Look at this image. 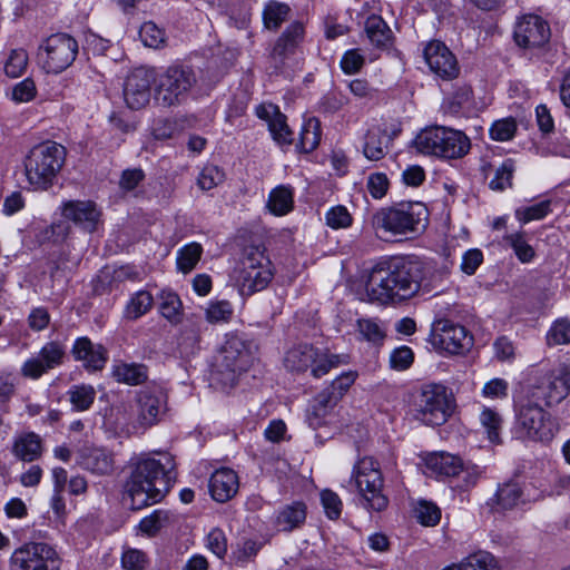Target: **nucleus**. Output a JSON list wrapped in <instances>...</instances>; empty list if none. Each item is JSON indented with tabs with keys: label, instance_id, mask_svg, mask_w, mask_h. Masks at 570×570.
Listing matches in <instances>:
<instances>
[{
	"label": "nucleus",
	"instance_id": "obj_1",
	"mask_svg": "<svg viewBox=\"0 0 570 570\" xmlns=\"http://www.w3.org/2000/svg\"><path fill=\"white\" fill-rule=\"evenodd\" d=\"M422 265L403 257L381 259L366 271L365 292L372 303L399 304L421 288Z\"/></svg>",
	"mask_w": 570,
	"mask_h": 570
},
{
	"label": "nucleus",
	"instance_id": "obj_2",
	"mask_svg": "<svg viewBox=\"0 0 570 570\" xmlns=\"http://www.w3.org/2000/svg\"><path fill=\"white\" fill-rule=\"evenodd\" d=\"M174 468V459L168 453L159 454L158 459L148 454L131 459L130 473L125 483L130 508L141 510L161 501L170 489Z\"/></svg>",
	"mask_w": 570,
	"mask_h": 570
},
{
	"label": "nucleus",
	"instance_id": "obj_3",
	"mask_svg": "<svg viewBox=\"0 0 570 570\" xmlns=\"http://www.w3.org/2000/svg\"><path fill=\"white\" fill-rule=\"evenodd\" d=\"M196 88L208 92L212 86L203 88L193 67L173 63L156 73L155 100L161 107H177L185 104Z\"/></svg>",
	"mask_w": 570,
	"mask_h": 570
},
{
	"label": "nucleus",
	"instance_id": "obj_4",
	"mask_svg": "<svg viewBox=\"0 0 570 570\" xmlns=\"http://www.w3.org/2000/svg\"><path fill=\"white\" fill-rule=\"evenodd\" d=\"M253 362L254 353L250 345L237 335H229L215 356L210 380L223 389L232 387Z\"/></svg>",
	"mask_w": 570,
	"mask_h": 570
},
{
	"label": "nucleus",
	"instance_id": "obj_5",
	"mask_svg": "<svg viewBox=\"0 0 570 570\" xmlns=\"http://www.w3.org/2000/svg\"><path fill=\"white\" fill-rule=\"evenodd\" d=\"M66 159L62 145L47 140L36 145L24 159L28 183L35 189L46 190L53 185Z\"/></svg>",
	"mask_w": 570,
	"mask_h": 570
},
{
	"label": "nucleus",
	"instance_id": "obj_6",
	"mask_svg": "<svg viewBox=\"0 0 570 570\" xmlns=\"http://www.w3.org/2000/svg\"><path fill=\"white\" fill-rule=\"evenodd\" d=\"M413 147L423 155L458 159L469 153L471 142L461 130L433 126L421 130L416 135Z\"/></svg>",
	"mask_w": 570,
	"mask_h": 570
},
{
	"label": "nucleus",
	"instance_id": "obj_7",
	"mask_svg": "<svg viewBox=\"0 0 570 570\" xmlns=\"http://www.w3.org/2000/svg\"><path fill=\"white\" fill-rule=\"evenodd\" d=\"M455 400L444 385L429 383L414 397L415 417L426 425H442L452 415Z\"/></svg>",
	"mask_w": 570,
	"mask_h": 570
},
{
	"label": "nucleus",
	"instance_id": "obj_8",
	"mask_svg": "<svg viewBox=\"0 0 570 570\" xmlns=\"http://www.w3.org/2000/svg\"><path fill=\"white\" fill-rule=\"evenodd\" d=\"M428 208L422 203L401 204L397 207L383 208L372 218L373 227L392 235H405L424 228Z\"/></svg>",
	"mask_w": 570,
	"mask_h": 570
},
{
	"label": "nucleus",
	"instance_id": "obj_9",
	"mask_svg": "<svg viewBox=\"0 0 570 570\" xmlns=\"http://www.w3.org/2000/svg\"><path fill=\"white\" fill-rule=\"evenodd\" d=\"M273 277V265L265 249L259 246H247L236 276L239 293L243 296H250L261 292L268 286Z\"/></svg>",
	"mask_w": 570,
	"mask_h": 570
},
{
	"label": "nucleus",
	"instance_id": "obj_10",
	"mask_svg": "<svg viewBox=\"0 0 570 570\" xmlns=\"http://www.w3.org/2000/svg\"><path fill=\"white\" fill-rule=\"evenodd\" d=\"M353 480L363 508L376 512L386 509L389 499L383 493L384 480L375 460L372 458L361 459L354 468Z\"/></svg>",
	"mask_w": 570,
	"mask_h": 570
},
{
	"label": "nucleus",
	"instance_id": "obj_11",
	"mask_svg": "<svg viewBox=\"0 0 570 570\" xmlns=\"http://www.w3.org/2000/svg\"><path fill=\"white\" fill-rule=\"evenodd\" d=\"M558 429L551 415L531 401L521 404L517 410L514 432L520 439L549 442Z\"/></svg>",
	"mask_w": 570,
	"mask_h": 570
},
{
	"label": "nucleus",
	"instance_id": "obj_12",
	"mask_svg": "<svg viewBox=\"0 0 570 570\" xmlns=\"http://www.w3.org/2000/svg\"><path fill=\"white\" fill-rule=\"evenodd\" d=\"M12 570H59L60 558L56 548L47 542H27L10 558Z\"/></svg>",
	"mask_w": 570,
	"mask_h": 570
},
{
	"label": "nucleus",
	"instance_id": "obj_13",
	"mask_svg": "<svg viewBox=\"0 0 570 570\" xmlns=\"http://www.w3.org/2000/svg\"><path fill=\"white\" fill-rule=\"evenodd\" d=\"M429 342L438 351L462 354L472 347L473 337L464 326L441 318L433 323Z\"/></svg>",
	"mask_w": 570,
	"mask_h": 570
},
{
	"label": "nucleus",
	"instance_id": "obj_14",
	"mask_svg": "<svg viewBox=\"0 0 570 570\" xmlns=\"http://www.w3.org/2000/svg\"><path fill=\"white\" fill-rule=\"evenodd\" d=\"M43 67L48 72L59 73L76 59L78 42L66 33L51 35L41 46Z\"/></svg>",
	"mask_w": 570,
	"mask_h": 570
},
{
	"label": "nucleus",
	"instance_id": "obj_15",
	"mask_svg": "<svg viewBox=\"0 0 570 570\" xmlns=\"http://www.w3.org/2000/svg\"><path fill=\"white\" fill-rule=\"evenodd\" d=\"M136 403L135 428L141 431L159 423L167 411V395L158 386H148L140 390Z\"/></svg>",
	"mask_w": 570,
	"mask_h": 570
},
{
	"label": "nucleus",
	"instance_id": "obj_16",
	"mask_svg": "<svg viewBox=\"0 0 570 570\" xmlns=\"http://www.w3.org/2000/svg\"><path fill=\"white\" fill-rule=\"evenodd\" d=\"M156 85V71L140 67L134 69L124 83V99L131 109H141L150 100L151 83Z\"/></svg>",
	"mask_w": 570,
	"mask_h": 570
},
{
	"label": "nucleus",
	"instance_id": "obj_17",
	"mask_svg": "<svg viewBox=\"0 0 570 570\" xmlns=\"http://www.w3.org/2000/svg\"><path fill=\"white\" fill-rule=\"evenodd\" d=\"M430 70L444 80H452L459 76L460 68L455 56L441 41L429 42L423 51Z\"/></svg>",
	"mask_w": 570,
	"mask_h": 570
},
{
	"label": "nucleus",
	"instance_id": "obj_18",
	"mask_svg": "<svg viewBox=\"0 0 570 570\" xmlns=\"http://www.w3.org/2000/svg\"><path fill=\"white\" fill-rule=\"evenodd\" d=\"M549 38V24L539 16H523L515 24L514 40L520 47H541L548 42Z\"/></svg>",
	"mask_w": 570,
	"mask_h": 570
},
{
	"label": "nucleus",
	"instance_id": "obj_19",
	"mask_svg": "<svg viewBox=\"0 0 570 570\" xmlns=\"http://www.w3.org/2000/svg\"><path fill=\"white\" fill-rule=\"evenodd\" d=\"M65 358V348L58 342L45 344L37 357L27 360L21 366V374L24 377L37 380L42 374L62 364Z\"/></svg>",
	"mask_w": 570,
	"mask_h": 570
},
{
	"label": "nucleus",
	"instance_id": "obj_20",
	"mask_svg": "<svg viewBox=\"0 0 570 570\" xmlns=\"http://www.w3.org/2000/svg\"><path fill=\"white\" fill-rule=\"evenodd\" d=\"M60 208L63 218L88 233H94L100 224L101 210L92 200H67Z\"/></svg>",
	"mask_w": 570,
	"mask_h": 570
},
{
	"label": "nucleus",
	"instance_id": "obj_21",
	"mask_svg": "<svg viewBox=\"0 0 570 570\" xmlns=\"http://www.w3.org/2000/svg\"><path fill=\"white\" fill-rule=\"evenodd\" d=\"M78 464L95 475H109L115 469L112 452L104 448L85 446L79 451Z\"/></svg>",
	"mask_w": 570,
	"mask_h": 570
},
{
	"label": "nucleus",
	"instance_id": "obj_22",
	"mask_svg": "<svg viewBox=\"0 0 570 570\" xmlns=\"http://www.w3.org/2000/svg\"><path fill=\"white\" fill-rule=\"evenodd\" d=\"M256 116L267 122L273 139L279 145H289L293 141V131L289 129L286 117L274 104H262L256 108Z\"/></svg>",
	"mask_w": 570,
	"mask_h": 570
},
{
	"label": "nucleus",
	"instance_id": "obj_23",
	"mask_svg": "<svg viewBox=\"0 0 570 570\" xmlns=\"http://www.w3.org/2000/svg\"><path fill=\"white\" fill-rule=\"evenodd\" d=\"M238 487V475L229 468L216 470L209 479V491L217 502L230 500L237 493Z\"/></svg>",
	"mask_w": 570,
	"mask_h": 570
},
{
	"label": "nucleus",
	"instance_id": "obj_24",
	"mask_svg": "<svg viewBox=\"0 0 570 570\" xmlns=\"http://www.w3.org/2000/svg\"><path fill=\"white\" fill-rule=\"evenodd\" d=\"M72 354L89 371H99L107 362L106 348L100 344L95 345L88 337H79L75 342Z\"/></svg>",
	"mask_w": 570,
	"mask_h": 570
},
{
	"label": "nucleus",
	"instance_id": "obj_25",
	"mask_svg": "<svg viewBox=\"0 0 570 570\" xmlns=\"http://www.w3.org/2000/svg\"><path fill=\"white\" fill-rule=\"evenodd\" d=\"M532 399L543 401L547 405L561 402L566 397V389L552 372L544 373L532 390Z\"/></svg>",
	"mask_w": 570,
	"mask_h": 570
},
{
	"label": "nucleus",
	"instance_id": "obj_26",
	"mask_svg": "<svg viewBox=\"0 0 570 570\" xmlns=\"http://www.w3.org/2000/svg\"><path fill=\"white\" fill-rule=\"evenodd\" d=\"M42 439L35 432H21L13 439L12 454L24 462H33L42 454Z\"/></svg>",
	"mask_w": 570,
	"mask_h": 570
},
{
	"label": "nucleus",
	"instance_id": "obj_27",
	"mask_svg": "<svg viewBox=\"0 0 570 570\" xmlns=\"http://www.w3.org/2000/svg\"><path fill=\"white\" fill-rule=\"evenodd\" d=\"M303 38V23L298 21L291 23L276 41L272 51V58L276 62H282L289 53L294 52V49L298 46Z\"/></svg>",
	"mask_w": 570,
	"mask_h": 570
},
{
	"label": "nucleus",
	"instance_id": "obj_28",
	"mask_svg": "<svg viewBox=\"0 0 570 570\" xmlns=\"http://www.w3.org/2000/svg\"><path fill=\"white\" fill-rule=\"evenodd\" d=\"M335 397H331L324 390L318 393L309 404L306 411V421L308 425L316 430L326 424V419L336 406Z\"/></svg>",
	"mask_w": 570,
	"mask_h": 570
},
{
	"label": "nucleus",
	"instance_id": "obj_29",
	"mask_svg": "<svg viewBox=\"0 0 570 570\" xmlns=\"http://www.w3.org/2000/svg\"><path fill=\"white\" fill-rule=\"evenodd\" d=\"M425 465L436 475L455 476L463 469V461L456 455L439 452L430 454L425 460Z\"/></svg>",
	"mask_w": 570,
	"mask_h": 570
},
{
	"label": "nucleus",
	"instance_id": "obj_30",
	"mask_svg": "<svg viewBox=\"0 0 570 570\" xmlns=\"http://www.w3.org/2000/svg\"><path fill=\"white\" fill-rule=\"evenodd\" d=\"M317 357V350L308 344H302L291 348L284 358L286 368L292 372H304L312 368Z\"/></svg>",
	"mask_w": 570,
	"mask_h": 570
},
{
	"label": "nucleus",
	"instance_id": "obj_31",
	"mask_svg": "<svg viewBox=\"0 0 570 570\" xmlns=\"http://www.w3.org/2000/svg\"><path fill=\"white\" fill-rule=\"evenodd\" d=\"M387 142L389 138L385 130L380 127L368 129L363 146L364 156L370 160L382 159L386 154Z\"/></svg>",
	"mask_w": 570,
	"mask_h": 570
},
{
	"label": "nucleus",
	"instance_id": "obj_32",
	"mask_svg": "<svg viewBox=\"0 0 570 570\" xmlns=\"http://www.w3.org/2000/svg\"><path fill=\"white\" fill-rule=\"evenodd\" d=\"M112 376L119 383L137 385L147 380V368L142 364L117 362L112 366Z\"/></svg>",
	"mask_w": 570,
	"mask_h": 570
},
{
	"label": "nucleus",
	"instance_id": "obj_33",
	"mask_svg": "<svg viewBox=\"0 0 570 570\" xmlns=\"http://www.w3.org/2000/svg\"><path fill=\"white\" fill-rule=\"evenodd\" d=\"M305 519L306 505L303 502H293L278 512L277 525L282 531H292L299 528Z\"/></svg>",
	"mask_w": 570,
	"mask_h": 570
},
{
	"label": "nucleus",
	"instance_id": "obj_34",
	"mask_svg": "<svg viewBox=\"0 0 570 570\" xmlns=\"http://www.w3.org/2000/svg\"><path fill=\"white\" fill-rule=\"evenodd\" d=\"M159 299L160 314L171 324H179L183 320V303L179 296L171 291H163Z\"/></svg>",
	"mask_w": 570,
	"mask_h": 570
},
{
	"label": "nucleus",
	"instance_id": "obj_35",
	"mask_svg": "<svg viewBox=\"0 0 570 570\" xmlns=\"http://www.w3.org/2000/svg\"><path fill=\"white\" fill-rule=\"evenodd\" d=\"M176 521V517L166 510H155L148 517H145L138 525L141 533L148 537L156 535L164 527H167Z\"/></svg>",
	"mask_w": 570,
	"mask_h": 570
},
{
	"label": "nucleus",
	"instance_id": "obj_36",
	"mask_svg": "<svg viewBox=\"0 0 570 570\" xmlns=\"http://www.w3.org/2000/svg\"><path fill=\"white\" fill-rule=\"evenodd\" d=\"M293 190L287 186H277L268 197L267 207L276 216H283L293 208Z\"/></svg>",
	"mask_w": 570,
	"mask_h": 570
},
{
	"label": "nucleus",
	"instance_id": "obj_37",
	"mask_svg": "<svg viewBox=\"0 0 570 570\" xmlns=\"http://www.w3.org/2000/svg\"><path fill=\"white\" fill-rule=\"evenodd\" d=\"M365 32L370 41L376 47H385L391 41V30L379 16L372 14L367 18Z\"/></svg>",
	"mask_w": 570,
	"mask_h": 570
},
{
	"label": "nucleus",
	"instance_id": "obj_38",
	"mask_svg": "<svg viewBox=\"0 0 570 570\" xmlns=\"http://www.w3.org/2000/svg\"><path fill=\"white\" fill-rule=\"evenodd\" d=\"M291 8L283 2L271 0L263 10L264 26L269 30H277L289 16Z\"/></svg>",
	"mask_w": 570,
	"mask_h": 570
},
{
	"label": "nucleus",
	"instance_id": "obj_39",
	"mask_svg": "<svg viewBox=\"0 0 570 570\" xmlns=\"http://www.w3.org/2000/svg\"><path fill=\"white\" fill-rule=\"evenodd\" d=\"M202 254L203 247L199 243L193 242L186 244L177 252V269L184 274L190 273L200 261Z\"/></svg>",
	"mask_w": 570,
	"mask_h": 570
},
{
	"label": "nucleus",
	"instance_id": "obj_40",
	"mask_svg": "<svg viewBox=\"0 0 570 570\" xmlns=\"http://www.w3.org/2000/svg\"><path fill=\"white\" fill-rule=\"evenodd\" d=\"M521 497L522 490L519 483L509 481L499 485L495 493V503L500 510H511L518 505Z\"/></svg>",
	"mask_w": 570,
	"mask_h": 570
},
{
	"label": "nucleus",
	"instance_id": "obj_41",
	"mask_svg": "<svg viewBox=\"0 0 570 570\" xmlns=\"http://www.w3.org/2000/svg\"><path fill=\"white\" fill-rule=\"evenodd\" d=\"M461 570H501L498 560L488 551L469 554L460 562Z\"/></svg>",
	"mask_w": 570,
	"mask_h": 570
},
{
	"label": "nucleus",
	"instance_id": "obj_42",
	"mask_svg": "<svg viewBox=\"0 0 570 570\" xmlns=\"http://www.w3.org/2000/svg\"><path fill=\"white\" fill-rule=\"evenodd\" d=\"M154 304L153 295L147 291L135 293L126 305L125 316L128 320H137L145 315Z\"/></svg>",
	"mask_w": 570,
	"mask_h": 570
},
{
	"label": "nucleus",
	"instance_id": "obj_43",
	"mask_svg": "<svg viewBox=\"0 0 570 570\" xmlns=\"http://www.w3.org/2000/svg\"><path fill=\"white\" fill-rule=\"evenodd\" d=\"M347 355H338L331 353H321L317 350V357L315 363L312 365V374L314 377L320 379L326 375L332 368H336L340 365L347 364Z\"/></svg>",
	"mask_w": 570,
	"mask_h": 570
},
{
	"label": "nucleus",
	"instance_id": "obj_44",
	"mask_svg": "<svg viewBox=\"0 0 570 570\" xmlns=\"http://www.w3.org/2000/svg\"><path fill=\"white\" fill-rule=\"evenodd\" d=\"M504 242L513 249L521 263H530L535 255L523 232H515L504 236Z\"/></svg>",
	"mask_w": 570,
	"mask_h": 570
},
{
	"label": "nucleus",
	"instance_id": "obj_45",
	"mask_svg": "<svg viewBox=\"0 0 570 570\" xmlns=\"http://www.w3.org/2000/svg\"><path fill=\"white\" fill-rule=\"evenodd\" d=\"M68 396L76 411H87L95 401L96 391L91 385H73L68 391Z\"/></svg>",
	"mask_w": 570,
	"mask_h": 570
},
{
	"label": "nucleus",
	"instance_id": "obj_46",
	"mask_svg": "<svg viewBox=\"0 0 570 570\" xmlns=\"http://www.w3.org/2000/svg\"><path fill=\"white\" fill-rule=\"evenodd\" d=\"M321 129L318 120L311 118L308 119L301 131L298 147L304 153L313 151L320 144Z\"/></svg>",
	"mask_w": 570,
	"mask_h": 570
},
{
	"label": "nucleus",
	"instance_id": "obj_47",
	"mask_svg": "<svg viewBox=\"0 0 570 570\" xmlns=\"http://www.w3.org/2000/svg\"><path fill=\"white\" fill-rule=\"evenodd\" d=\"M358 338L373 343L380 344L385 337V332L376 320L373 318H360L356 322Z\"/></svg>",
	"mask_w": 570,
	"mask_h": 570
},
{
	"label": "nucleus",
	"instance_id": "obj_48",
	"mask_svg": "<svg viewBox=\"0 0 570 570\" xmlns=\"http://www.w3.org/2000/svg\"><path fill=\"white\" fill-rule=\"evenodd\" d=\"M546 341L549 346L570 344V320H556L547 332Z\"/></svg>",
	"mask_w": 570,
	"mask_h": 570
},
{
	"label": "nucleus",
	"instance_id": "obj_49",
	"mask_svg": "<svg viewBox=\"0 0 570 570\" xmlns=\"http://www.w3.org/2000/svg\"><path fill=\"white\" fill-rule=\"evenodd\" d=\"M139 37L144 46L159 49L165 46V31L153 21L145 22L139 30Z\"/></svg>",
	"mask_w": 570,
	"mask_h": 570
},
{
	"label": "nucleus",
	"instance_id": "obj_50",
	"mask_svg": "<svg viewBox=\"0 0 570 570\" xmlns=\"http://www.w3.org/2000/svg\"><path fill=\"white\" fill-rule=\"evenodd\" d=\"M28 66V55L22 49L11 50L4 61V73L10 78H18L23 75Z\"/></svg>",
	"mask_w": 570,
	"mask_h": 570
},
{
	"label": "nucleus",
	"instance_id": "obj_51",
	"mask_svg": "<svg viewBox=\"0 0 570 570\" xmlns=\"http://www.w3.org/2000/svg\"><path fill=\"white\" fill-rule=\"evenodd\" d=\"M233 315V306L228 301H212L205 309L206 321L210 324L228 322Z\"/></svg>",
	"mask_w": 570,
	"mask_h": 570
},
{
	"label": "nucleus",
	"instance_id": "obj_52",
	"mask_svg": "<svg viewBox=\"0 0 570 570\" xmlns=\"http://www.w3.org/2000/svg\"><path fill=\"white\" fill-rule=\"evenodd\" d=\"M357 377V372L347 371L338 375L328 387L324 389L325 392H328L331 397H335V402L344 396V394L348 391V389L354 384Z\"/></svg>",
	"mask_w": 570,
	"mask_h": 570
},
{
	"label": "nucleus",
	"instance_id": "obj_53",
	"mask_svg": "<svg viewBox=\"0 0 570 570\" xmlns=\"http://www.w3.org/2000/svg\"><path fill=\"white\" fill-rule=\"evenodd\" d=\"M514 169V161L512 159L504 160L495 170V175L489 184L490 188L493 190H504L511 187Z\"/></svg>",
	"mask_w": 570,
	"mask_h": 570
},
{
	"label": "nucleus",
	"instance_id": "obj_54",
	"mask_svg": "<svg viewBox=\"0 0 570 570\" xmlns=\"http://www.w3.org/2000/svg\"><path fill=\"white\" fill-rule=\"evenodd\" d=\"M225 179V174L215 165L205 166L197 177V185L202 190H210Z\"/></svg>",
	"mask_w": 570,
	"mask_h": 570
},
{
	"label": "nucleus",
	"instance_id": "obj_55",
	"mask_svg": "<svg viewBox=\"0 0 570 570\" xmlns=\"http://www.w3.org/2000/svg\"><path fill=\"white\" fill-rule=\"evenodd\" d=\"M550 213V202L543 200L528 207H521L515 210V217L522 224L531 220L544 218Z\"/></svg>",
	"mask_w": 570,
	"mask_h": 570
},
{
	"label": "nucleus",
	"instance_id": "obj_56",
	"mask_svg": "<svg viewBox=\"0 0 570 570\" xmlns=\"http://www.w3.org/2000/svg\"><path fill=\"white\" fill-rule=\"evenodd\" d=\"M415 518L422 525L434 527L441 519V511L435 504L421 501L415 508Z\"/></svg>",
	"mask_w": 570,
	"mask_h": 570
},
{
	"label": "nucleus",
	"instance_id": "obj_57",
	"mask_svg": "<svg viewBox=\"0 0 570 570\" xmlns=\"http://www.w3.org/2000/svg\"><path fill=\"white\" fill-rule=\"evenodd\" d=\"M326 225L333 229L347 228L352 225V216L342 205L330 208L325 214Z\"/></svg>",
	"mask_w": 570,
	"mask_h": 570
},
{
	"label": "nucleus",
	"instance_id": "obj_58",
	"mask_svg": "<svg viewBox=\"0 0 570 570\" xmlns=\"http://www.w3.org/2000/svg\"><path fill=\"white\" fill-rule=\"evenodd\" d=\"M148 561V557L142 550L125 548L122 551L121 566L126 570H142Z\"/></svg>",
	"mask_w": 570,
	"mask_h": 570
},
{
	"label": "nucleus",
	"instance_id": "obj_59",
	"mask_svg": "<svg viewBox=\"0 0 570 570\" xmlns=\"http://www.w3.org/2000/svg\"><path fill=\"white\" fill-rule=\"evenodd\" d=\"M480 421L482 426L487 430L489 440L493 443H498L502 422L500 415L491 409H484L481 412Z\"/></svg>",
	"mask_w": 570,
	"mask_h": 570
},
{
	"label": "nucleus",
	"instance_id": "obj_60",
	"mask_svg": "<svg viewBox=\"0 0 570 570\" xmlns=\"http://www.w3.org/2000/svg\"><path fill=\"white\" fill-rule=\"evenodd\" d=\"M517 131V122L513 118H504L493 122L490 136L497 141L510 140Z\"/></svg>",
	"mask_w": 570,
	"mask_h": 570
},
{
	"label": "nucleus",
	"instance_id": "obj_61",
	"mask_svg": "<svg viewBox=\"0 0 570 570\" xmlns=\"http://www.w3.org/2000/svg\"><path fill=\"white\" fill-rule=\"evenodd\" d=\"M321 501L325 513L330 519L336 520L340 518L342 512V501L335 492L331 490L322 491Z\"/></svg>",
	"mask_w": 570,
	"mask_h": 570
},
{
	"label": "nucleus",
	"instance_id": "obj_62",
	"mask_svg": "<svg viewBox=\"0 0 570 570\" xmlns=\"http://www.w3.org/2000/svg\"><path fill=\"white\" fill-rule=\"evenodd\" d=\"M472 90L468 86L456 89L450 98V110L459 112L463 109H469L471 106Z\"/></svg>",
	"mask_w": 570,
	"mask_h": 570
},
{
	"label": "nucleus",
	"instance_id": "obj_63",
	"mask_svg": "<svg viewBox=\"0 0 570 570\" xmlns=\"http://www.w3.org/2000/svg\"><path fill=\"white\" fill-rule=\"evenodd\" d=\"M207 548L218 558L227 552V539L220 529H213L207 535Z\"/></svg>",
	"mask_w": 570,
	"mask_h": 570
},
{
	"label": "nucleus",
	"instance_id": "obj_64",
	"mask_svg": "<svg viewBox=\"0 0 570 570\" xmlns=\"http://www.w3.org/2000/svg\"><path fill=\"white\" fill-rule=\"evenodd\" d=\"M367 189L373 198H382L389 189V179L383 173L371 174L367 178Z\"/></svg>",
	"mask_w": 570,
	"mask_h": 570
}]
</instances>
